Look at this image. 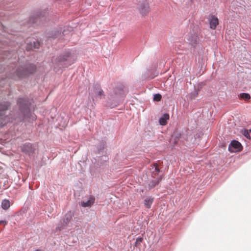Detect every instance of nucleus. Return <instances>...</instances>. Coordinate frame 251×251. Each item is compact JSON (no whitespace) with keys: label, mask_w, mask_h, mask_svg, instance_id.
I'll return each instance as SVG.
<instances>
[{"label":"nucleus","mask_w":251,"mask_h":251,"mask_svg":"<svg viewBox=\"0 0 251 251\" xmlns=\"http://www.w3.org/2000/svg\"><path fill=\"white\" fill-rule=\"evenodd\" d=\"M123 95L124 85L122 83H118L114 87L109 88L108 99L114 101V103L110 105L111 108L119 104L120 100L123 97Z\"/></svg>","instance_id":"nucleus-1"},{"label":"nucleus","mask_w":251,"mask_h":251,"mask_svg":"<svg viewBox=\"0 0 251 251\" xmlns=\"http://www.w3.org/2000/svg\"><path fill=\"white\" fill-rule=\"evenodd\" d=\"M75 57L72 54L67 52L60 55L58 57L53 58L52 62L54 69L56 68L67 67L75 61Z\"/></svg>","instance_id":"nucleus-2"},{"label":"nucleus","mask_w":251,"mask_h":251,"mask_svg":"<svg viewBox=\"0 0 251 251\" xmlns=\"http://www.w3.org/2000/svg\"><path fill=\"white\" fill-rule=\"evenodd\" d=\"M18 104L19 106V109L21 112V115L19 117L14 118L13 119L18 121L24 120L26 118H29L31 116V112L29 108V102L25 98H19L17 100Z\"/></svg>","instance_id":"nucleus-3"},{"label":"nucleus","mask_w":251,"mask_h":251,"mask_svg":"<svg viewBox=\"0 0 251 251\" xmlns=\"http://www.w3.org/2000/svg\"><path fill=\"white\" fill-rule=\"evenodd\" d=\"M36 69L35 66L31 64H27L24 67H19L15 71L12 78L14 79L21 78L33 73L35 71Z\"/></svg>","instance_id":"nucleus-4"},{"label":"nucleus","mask_w":251,"mask_h":251,"mask_svg":"<svg viewBox=\"0 0 251 251\" xmlns=\"http://www.w3.org/2000/svg\"><path fill=\"white\" fill-rule=\"evenodd\" d=\"M10 106L8 102H3L0 103V126H3L7 122H10L9 118L4 116L5 111Z\"/></svg>","instance_id":"nucleus-5"},{"label":"nucleus","mask_w":251,"mask_h":251,"mask_svg":"<svg viewBox=\"0 0 251 251\" xmlns=\"http://www.w3.org/2000/svg\"><path fill=\"white\" fill-rule=\"evenodd\" d=\"M73 216V212L71 211L67 212L65 215L63 220L60 221L58 226L56 227L55 231H60L61 230L65 228L72 220Z\"/></svg>","instance_id":"nucleus-6"},{"label":"nucleus","mask_w":251,"mask_h":251,"mask_svg":"<svg viewBox=\"0 0 251 251\" xmlns=\"http://www.w3.org/2000/svg\"><path fill=\"white\" fill-rule=\"evenodd\" d=\"M90 94L91 95L93 100L94 99L100 100L105 97L103 91L98 84L94 85L93 92H90Z\"/></svg>","instance_id":"nucleus-7"},{"label":"nucleus","mask_w":251,"mask_h":251,"mask_svg":"<svg viewBox=\"0 0 251 251\" xmlns=\"http://www.w3.org/2000/svg\"><path fill=\"white\" fill-rule=\"evenodd\" d=\"M21 150L23 152L28 154L29 156L32 155L34 152L35 148L31 143H25L21 147Z\"/></svg>","instance_id":"nucleus-8"},{"label":"nucleus","mask_w":251,"mask_h":251,"mask_svg":"<svg viewBox=\"0 0 251 251\" xmlns=\"http://www.w3.org/2000/svg\"><path fill=\"white\" fill-rule=\"evenodd\" d=\"M242 148L241 143L236 140H233L229 144L228 146V150L231 152H235L240 151Z\"/></svg>","instance_id":"nucleus-9"},{"label":"nucleus","mask_w":251,"mask_h":251,"mask_svg":"<svg viewBox=\"0 0 251 251\" xmlns=\"http://www.w3.org/2000/svg\"><path fill=\"white\" fill-rule=\"evenodd\" d=\"M139 11L142 15L147 14L150 11L149 5L147 3H142L139 8Z\"/></svg>","instance_id":"nucleus-10"},{"label":"nucleus","mask_w":251,"mask_h":251,"mask_svg":"<svg viewBox=\"0 0 251 251\" xmlns=\"http://www.w3.org/2000/svg\"><path fill=\"white\" fill-rule=\"evenodd\" d=\"M162 178L161 176H158L156 177H154L153 179L151 180L149 184V188L150 189H151L153 187H154L156 185H157L159 182L161 181Z\"/></svg>","instance_id":"nucleus-11"},{"label":"nucleus","mask_w":251,"mask_h":251,"mask_svg":"<svg viewBox=\"0 0 251 251\" xmlns=\"http://www.w3.org/2000/svg\"><path fill=\"white\" fill-rule=\"evenodd\" d=\"M95 199L93 197H90L86 201H81L80 205L83 207H89L93 205L95 202Z\"/></svg>","instance_id":"nucleus-12"},{"label":"nucleus","mask_w":251,"mask_h":251,"mask_svg":"<svg viewBox=\"0 0 251 251\" xmlns=\"http://www.w3.org/2000/svg\"><path fill=\"white\" fill-rule=\"evenodd\" d=\"M218 23V18L215 16H212L209 21L210 27L212 29H215Z\"/></svg>","instance_id":"nucleus-13"},{"label":"nucleus","mask_w":251,"mask_h":251,"mask_svg":"<svg viewBox=\"0 0 251 251\" xmlns=\"http://www.w3.org/2000/svg\"><path fill=\"white\" fill-rule=\"evenodd\" d=\"M40 46V43L38 41H33L30 44H27L26 49L27 50L29 51L33 49H38Z\"/></svg>","instance_id":"nucleus-14"},{"label":"nucleus","mask_w":251,"mask_h":251,"mask_svg":"<svg viewBox=\"0 0 251 251\" xmlns=\"http://www.w3.org/2000/svg\"><path fill=\"white\" fill-rule=\"evenodd\" d=\"M169 119V115L168 113H164L159 119V123L160 125L164 126L167 124V121Z\"/></svg>","instance_id":"nucleus-15"},{"label":"nucleus","mask_w":251,"mask_h":251,"mask_svg":"<svg viewBox=\"0 0 251 251\" xmlns=\"http://www.w3.org/2000/svg\"><path fill=\"white\" fill-rule=\"evenodd\" d=\"M153 201V198L150 197H148L146 198L144 200V203L147 208H149L151 207Z\"/></svg>","instance_id":"nucleus-16"},{"label":"nucleus","mask_w":251,"mask_h":251,"mask_svg":"<svg viewBox=\"0 0 251 251\" xmlns=\"http://www.w3.org/2000/svg\"><path fill=\"white\" fill-rule=\"evenodd\" d=\"M10 203L9 200H4L1 202V207L4 209L7 210L10 207Z\"/></svg>","instance_id":"nucleus-17"},{"label":"nucleus","mask_w":251,"mask_h":251,"mask_svg":"<svg viewBox=\"0 0 251 251\" xmlns=\"http://www.w3.org/2000/svg\"><path fill=\"white\" fill-rule=\"evenodd\" d=\"M251 132V129L248 130V129H244L242 131V134L244 135V136L246 138H247L248 139H251V136H250Z\"/></svg>","instance_id":"nucleus-18"},{"label":"nucleus","mask_w":251,"mask_h":251,"mask_svg":"<svg viewBox=\"0 0 251 251\" xmlns=\"http://www.w3.org/2000/svg\"><path fill=\"white\" fill-rule=\"evenodd\" d=\"M240 97L241 99H244L245 100H249L251 98L250 95L248 93H241Z\"/></svg>","instance_id":"nucleus-19"},{"label":"nucleus","mask_w":251,"mask_h":251,"mask_svg":"<svg viewBox=\"0 0 251 251\" xmlns=\"http://www.w3.org/2000/svg\"><path fill=\"white\" fill-rule=\"evenodd\" d=\"M154 170L152 172V175L155 176L160 172V170L158 168V166L156 165H154Z\"/></svg>","instance_id":"nucleus-20"},{"label":"nucleus","mask_w":251,"mask_h":251,"mask_svg":"<svg viewBox=\"0 0 251 251\" xmlns=\"http://www.w3.org/2000/svg\"><path fill=\"white\" fill-rule=\"evenodd\" d=\"M162 96L159 94H156L154 95L153 100H154L159 101L161 100Z\"/></svg>","instance_id":"nucleus-21"},{"label":"nucleus","mask_w":251,"mask_h":251,"mask_svg":"<svg viewBox=\"0 0 251 251\" xmlns=\"http://www.w3.org/2000/svg\"><path fill=\"white\" fill-rule=\"evenodd\" d=\"M143 241V238H141V237H138L136 239V242H135V246H139L141 243Z\"/></svg>","instance_id":"nucleus-22"},{"label":"nucleus","mask_w":251,"mask_h":251,"mask_svg":"<svg viewBox=\"0 0 251 251\" xmlns=\"http://www.w3.org/2000/svg\"><path fill=\"white\" fill-rule=\"evenodd\" d=\"M193 38L194 39H192V41H190V39H189V41H190V43L194 46L195 44H196L197 37L196 36H194L193 37Z\"/></svg>","instance_id":"nucleus-23"},{"label":"nucleus","mask_w":251,"mask_h":251,"mask_svg":"<svg viewBox=\"0 0 251 251\" xmlns=\"http://www.w3.org/2000/svg\"><path fill=\"white\" fill-rule=\"evenodd\" d=\"M56 33H55V34L54 35V36L53 37V38H57L58 37V35L59 34H61V32H59L58 31H57V32H56Z\"/></svg>","instance_id":"nucleus-24"},{"label":"nucleus","mask_w":251,"mask_h":251,"mask_svg":"<svg viewBox=\"0 0 251 251\" xmlns=\"http://www.w3.org/2000/svg\"><path fill=\"white\" fill-rule=\"evenodd\" d=\"M2 224L6 225L7 224V222L5 221H4V220H0V225Z\"/></svg>","instance_id":"nucleus-25"},{"label":"nucleus","mask_w":251,"mask_h":251,"mask_svg":"<svg viewBox=\"0 0 251 251\" xmlns=\"http://www.w3.org/2000/svg\"><path fill=\"white\" fill-rule=\"evenodd\" d=\"M194 94V97H197V95H198V93L197 92H196V91H195V92H194V94Z\"/></svg>","instance_id":"nucleus-26"},{"label":"nucleus","mask_w":251,"mask_h":251,"mask_svg":"<svg viewBox=\"0 0 251 251\" xmlns=\"http://www.w3.org/2000/svg\"><path fill=\"white\" fill-rule=\"evenodd\" d=\"M104 145L102 144L101 145H100V150H102L104 148Z\"/></svg>","instance_id":"nucleus-27"},{"label":"nucleus","mask_w":251,"mask_h":251,"mask_svg":"<svg viewBox=\"0 0 251 251\" xmlns=\"http://www.w3.org/2000/svg\"><path fill=\"white\" fill-rule=\"evenodd\" d=\"M65 32H66V31H65V30H64V31L62 32V34H63V35H65V34H66Z\"/></svg>","instance_id":"nucleus-28"}]
</instances>
